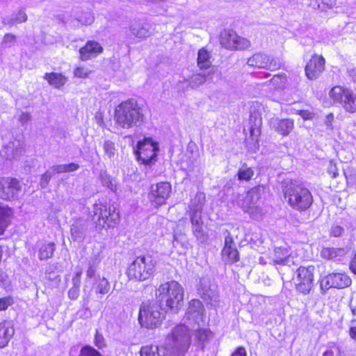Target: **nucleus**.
<instances>
[{"mask_svg":"<svg viewBox=\"0 0 356 356\" xmlns=\"http://www.w3.org/2000/svg\"><path fill=\"white\" fill-rule=\"evenodd\" d=\"M191 346L188 329L183 325L175 327L161 345L143 346L140 356H184Z\"/></svg>","mask_w":356,"mask_h":356,"instance_id":"nucleus-1","label":"nucleus"},{"mask_svg":"<svg viewBox=\"0 0 356 356\" xmlns=\"http://www.w3.org/2000/svg\"><path fill=\"white\" fill-rule=\"evenodd\" d=\"M155 295L160 304L172 312L177 313L183 306L184 289L177 281L161 284L156 289Z\"/></svg>","mask_w":356,"mask_h":356,"instance_id":"nucleus-2","label":"nucleus"},{"mask_svg":"<svg viewBox=\"0 0 356 356\" xmlns=\"http://www.w3.org/2000/svg\"><path fill=\"white\" fill-rule=\"evenodd\" d=\"M115 121L118 126L129 129L140 126L143 123L144 115L136 102L127 100L116 107Z\"/></svg>","mask_w":356,"mask_h":356,"instance_id":"nucleus-3","label":"nucleus"},{"mask_svg":"<svg viewBox=\"0 0 356 356\" xmlns=\"http://www.w3.org/2000/svg\"><path fill=\"white\" fill-rule=\"evenodd\" d=\"M287 203L294 209L305 211L313 202V196L308 188L302 184L291 182L283 190Z\"/></svg>","mask_w":356,"mask_h":356,"instance_id":"nucleus-4","label":"nucleus"},{"mask_svg":"<svg viewBox=\"0 0 356 356\" xmlns=\"http://www.w3.org/2000/svg\"><path fill=\"white\" fill-rule=\"evenodd\" d=\"M156 261L151 255L136 257L128 266L126 274L129 280L144 282L154 276Z\"/></svg>","mask_w":356,"mask_h":356,"instance_id":"nucleus-5","label":"nucleus"},{"mask_svg":"<svg viewBox=\"0 0 356 356\" xmlns=\"http://www.w3.org/2000/svg\"><path fill=\"white\" fill-rule=\"evenodd\" d=\"M165 314L161 305L156 302H144L141 305L138 314V323L143 328L154 330L159 327Z\"/></svg>","mask_w":356,"mask_h":356,"instance_id":"nucleus-6","label":"nucleus"},{"mask_svg":"<svg viewBox=\"0 0 356 356\" xmlns=\"http://www.w3.org/2000/svg\"><path fill=\"white\" fill-rule=\"evenodd\" d=\"M92 212L93 220L100 229L114 227L120 220L118 211L111 205L96 203Z\"/></svg>","mask_w":356,"mask_h":356,"instance_id":"nucleus-7","label":"nucleus"},{"mask_svg":"<svg viewBox=\"0 0 356 356\" xmlns=\"http://www.w3.org/2000/svg\"><path fill=\"white\" fill-rule=\"evenodd\" d=\"M159 151V143L150 137H145L137 143L134 152L138 161L150 165L156 162Z\"/></svg>","mask_w":356,"mask_h":356,"instance_id":"nucleus-8","label":"nucleus"},{"mask_svg":"<svg viewBox=\"0 0 356 356\" xmlns=\"http://www.w3.org/2000/svg\"><path fill=\"white\" fill-rule=\"evenodd\" d=\"M206 316L202 303L199 300L193 299L190 301L187 311L186 312L184 323L180 325H184L188 330V334L191 337L190 328L195 329V325L202 326L206 323Z\"/></svg>","mask_w":356,"mask_h":356,"instance_id":"nucleus-9","label":"nucleus"},{"mask_svg":"<svg viewBox=\"0 0 356 356\" xmlns=\"http://www.w3.org/2000/svg\"><path fill=\"white\" fill-rule=\"evenodd\" d=\"M172 191L171 184L166 181L159 182L151 186L148 193V200L154 208L166 204Z\"/></svg>","mask_w":356,"mask_h":356,"instance_id":"nucleus-10","label":"nucleus"},{"mask_svg":"<svg viewBox=\"0 0 356 356\" xmlns=\"http://www.w3.org/2000/svg\"><path fill=\"white\" fill-rule=\"evenodd\" d=\"M198 293L204 301L211 307L217 308L220 306V298L218 288L211 284L208 280L201 279L198 286Z\"/></svg>","mask_w":356,"mask_h":356,"instance_id":"nucleus-11","label":"nucleus"},{"mask_svg":"<svg viewBox=\"0 0 356 356\" xmlns=\"http://www.w3.org/2000/svg\"><path fill=\"white\" fill-rule=\"evenodd\" d=\"M22 190L20 182L15 178L0 177V198L5 200L17 199Z\"/></svg>","mask_w":356,"mask_h":356,"instance_id":"nucleus-12","label":"nucleus"},{"mask_svg":"<svg viewBox=\"0 0 356 356\" xmlns=\"http://www.w3.org/2000/svg\"><path fill=\"white\" fill-rule=\"evenodd\" d=\"M314 266H300L297 270L296 289L303 294H307L312 289L314 280Z\"/></svg>","mask_w":356,"mask_h":356,"instance_id":"nucleus-13","label":"nucleus"},{"mask_svg":"<svg viewBox=\"0 0 356 356\" xmlns=\"http://www.w3.org/2000/svg\"><path fill=\"white\" fill-rule=\"evenodd\" d=\"M220 43L229 49H245L250 46L249 40L238 36L234 31L230 30H225L221 33Z\"/></svg>","mask_w":356,"mask_h":356,"instance_id":"nucleus-14","label":"nucleus"},{"mask_svg":"<svg viewBox=\"0 0 356 356\" xmlns=\"http://www.w3.org/2000/svg\"><path fill=\"white\" fill-rule=\"evenodd\" d=\"M248 65L258 68L275 70L281 67L282 63L278 58L270 57L263 53L253 54L248 59Z\"/></svg>","mask_w":356,"mask_h":356,"instance_id":"nucleus-15","label":"nucleus"},{"mask_svg":"<svg viewBox=\"0 0 356 356\" xmlns=\"http://www.w3.org/2000/svg\"><path fill=\"white\" fill-rule=\"evenodd\" d=\"M351 284V279L344 273H331L321 280V288L327 291L330 288L343 289Z\"/></svg>","mask_w":356,"mask_h":356,"instance_id":"nucleus-16","label":"nucleus"},{"mask_svg":"<svg viewBox=\"0 0 356 356\" xmlns=\"http://www.w3.org/2000/svg\"><path fill=\"white\" fill-rule=\"evenodd\" d=\"M263 191L264 187L259 186L251 188L245 194L239 195L237 200L238 205L246 211L258 202Z\"/></svg>","mask_w":356,"mask_h":356,"instance_id":"nucleus-17","label":"nucleus"},{"mask_svg":"<svg viewBox=\"0 0 356 356\" xmlns=\"http://www.w3.org/2000/svg\"><path fill=\"white\" fill-rule=\"evenodd\" d=\"M222 258L227 264H233L239 259V254L236 244L229 234L225 239V245L222 250Z\"/></svg>","mask_w":356,"mask_h":356,"instance_id":"nucleus-18","label":"nucleus"},{"mask_svg":"<svg viewBox=\"0 0 356 356\" xmlns=\"http://www.w3.org/2000/svg\"><path fill=\"white\" fill-rule=\"evenodd\" d=\"M325 60L321 56H314L305 67V73L307 78L314 80L318 77L324 70Z\"/></svg>","mask_w":356,"mask_h":356,"instance_id":"nucleus-19","label":"nucleus"},{"mask_svg":"<svg viewBox=\"0 0 356 356\" xmlns=\"http://www.w3.org/2000/svg\"><path fill=\"white\" fill-rule=\"evenodd\" d=\"M293 257L290 250L286 245L277 247L275 248L273 256L269 263L272 262L275 265L282 264L290 266L291 264H295L293 261Z\"/></svg>","mask_w":356,"mask_h":356,"instance_id":"nucleus-20","label":"nucleus"},{"mask_svg":"<svg viewBox=\"0 0 356 356\" xmlns=\"http://www.w3.org/2000/svg\"><path fill=\"white\" fill-rule=\"evenodd\" d=\"M172 247L179 254H185L191 248V244L184 233L175 230L173 234Z\"/></svg>","mask_w":356,"mask_h":356,"instance_id":"nucleus-21","label":"nucleus"},{"mask_svg":"<svg viewBox=\"0 0 356 356\" xmlns=\"http://www.w3.org/2000/svg\"><path fill=\"white\" fill-rule=\"evenodd\" d=\"M261 118H256L254 126L250 127V138L247 140L248 149L252 152H256L259 149V138L261 134Z\"/></svg>","mask_w":356,"mask_h":356,"instance_id":"nucleus-22","label":"nucleus"},{"mask_svg":"<svg viewBox=\"0 0 356 356\" xmlns=\"http://www.w3.org/2000/svg\"><path fill=\"white\" fill-rule=\"evenodd\" d=\"M102 46L95 41H89L86 44L80 49V57L82 60H87L96 57L102 51Z\"/></svg>","mask_w":356,"mask_h":356,"instance_id":"nucleus-23","label":"nucleus"},{"mask_svg":"<svg viewBox=\"0 0 356 356\" xmlns=\"http://www.w3.org/2000/svg\"><path fill=\"white\" fill-rule=\"evenodd\" d=\"M23 152V147L19 140H14L4 146L1 151L2 156L7 159H15L19 157Z\"/></svg>","mask_w":356,"mask_h":356,"instance_id":"nucleus-24","label":"nucleus"},{"mask_svg":"<svg viewBox=\"0 0 356 356\" xmlns=\"http://www.w3.org/2000/svg\"><path fill=\"white\" fill-rule=\"evenodd\" d=\"M15 333L13 323L10 321L0 322V348L6 347Z\"/></svg>","mask_w":356,"mask_h":356,"instance_id":"nucleus-25","label":"nucleus"},{"mask_svg":"<svg viewBox=\"0 0 356 356\" xmlns=\"http://www.w3.org/2000/svg\"><path fill=\"white\" fill-rule=\"evenodd\" d=\"M272 127L280 134L286 136L294 127L293 120L290 119H274L271 121Z\"/></svg>","mask_w":356,"mask_h":356,"instance_id":"nucleus-26","label":"nucleus"},{"mask_svg":"<svg viewBox=\"0 0 356 356\" xmlns=\"http://www.w3.org/2000/svg\"><path fill=\"white\" fill-rule=\"evenodd\" d=\"M44 79L49 85L58 89H60L67 81V78L65 75L56 72L46 73Z\"/></svg>","mask_w":356,"mask_h":356,"instance_id":"nucleus-27","label":"nucleus"},{"mask_svg":"<svg viewBox=\"0 0 356 356\" xmlns=\"http://www.w3.org/2000/svg\"><path fill=\"white\" fill-rule=\"evenodd\" d=\"M341 106L348 113H356V95L350 90L347 91Z\"/></svg>","mask_w":356,"mask_h":356,"instance_id":"nucleus-28","label":"nucleus"},{"mask_svg":"<svg viewBox=\"0 0 356 356\" xmlns=\"http://www.w3.org/2000/svg\"><path fill=\"white\" fill-rule=\"evenodd\" d=\"M347 91H349V89L337 86L330 90L329 96L333 104H339L341 105L344 97H346Z\"/></svg>","mask_w":356,"mask_h":356,"instance_id":"nucleus-29","label":"nucleus"},{"mask_svg":"<svg viewBox=\"0 0 356 356\" xmlns=\"http://www.w3.org/2000/svg\"><path fill=\"white\" fill-rule=\"evenodd\" d=\"M322 257L327 259L340 260L344 256L343 249H335L332 248H323L321 252Z\"/></svg>","mask_w":356,"mask_h":356,"instance_id":"nucleus-30","label":"nucleus"},{"mask_svg":"<svg viewBox=\"0 0 356 356\" xmlns=\"http://www.w3.org/2000/svg\"><path fill=\"white\" fill-rule=\"evenodd\" d=\"M12 214V210L8 206L0 205V234L3 233L8 226Z\"/></svg>","mask_w":356,"mask_h":356,"instance_id":"nucleus-31","label":"nucleus"},{"mask_svg":"<svg viewBox=\"0 0 356 356\" xmlns=\"http://www.w3.org/2000/svg\"><path fill=\"white\" fill-rule=\"evenodd\" d=\"M211 65L210 53L205 48L200 49L197 55V65L200 69H208Z\"/></svg>","mask_w":356,"mask_h":356,"instance_id":"nucleus-32","label":"nucleus"},{"mask_svg":"<svg viewBox=\"0 0 356 356\" xmlns=\"http://www.w3.org/2000/svg\"><path fill=\"white\" fill-rule=\"evenodd\" d=\"M55 251V245L54 243H43L38 251V257L40 260L51 258Z\"/></svg>","mask_w":356,"mask_h":356,"instance_id":"nucleus-33","label":"nucleus"},{"mask_svg":"<svg viewBox=\"0 0 356 356\" xmlns=\"http://www.w3.org/2000/svg\"><path fill=\"white\" fill-rule=\"evenodd\" d=\"M205 201V195L203 193H197L194 198L191 200L189 205V211H202L203 206Z\"/></svg>","mask_w":356,"mask_h":356,"instance_id":"nucleus-34","label":"nucleus"},{"mask_svg":"<svg viewBox=\"0 0 356 356\" xmlns=\"http://www.w3.org/2000/svg\"><path fill=\"white\" fill-rule=\"evenodd\" d=\"M203 223L192 225V232L197 241L201 243H204L209 239V235L206 233L202 227Z\"/></svg>","mask_w":356,"mask_h":356,"instance_id":"nucleus-35","label":"nucleus"},{"mask_svg":"<svg viewBox=\"0 0 356 356\" xmlns=\"http://www.w3.org/2000/svg\"><path fill=\"white\" fill-rule=\"evenodd\" d=\"M322 356H343V352L338 345L331 342L325 346Z\"/></svg>","mask_w":356,"mask_h":356,"instance_id":"nucleus-36","label":"nucleus"},{"mask_svg":"<svg viewBox=\"0 0 356 356\" xmlns=\"http://www.w3.org/2000/svg\"><path fill=\"white\" fill-rule=\"evenodd\" d=\"M201 326L195 325V329H191L189 327L190 332L191 330L195 331V338L200 342H204L207 341L211 337V332L209 330L206 328H201Z\"/></svg>","mask_w":356,"mask_h":356,"instance_id":"nucleus-37","label":"nucleus"},{"mask_svg":"<svg viewBox=\"0 0 356 356\" xmlns=\"http://www.w3.org/2000/svg\"><path fill=\"white\" fill-rule=\"evenodd\" d=\"M131 31L134 35L138 38H144L149 35L147 25L143 24H134L131 26Z\"/></svg>","mask_w":356,"mask_h":356,"instance_id":"nucleus-38","label":"nucleus"},{"mask_svg":"<svg viewBox=\"0 0 356 356\" xmlns=\"http://www.w3.org/2000/svg\"><path fill=\"white\" fill-rule=\"evenodd\" d=\"M254 175V170L252 168L248 167L246 164H243L237 172L238 179L240 181H249Z\"/></svg>","mask_w":356,"mask_h":356,"instance_id":"nucleus-39","label":"nucleus"},{"mask_svg":"<svg viewBox=\"0 0 356 356\" xmlns=\"http://www.w3.org/2000/svg\"><path fill=\"white\" fill-rule=\"evenodd\" d=\"M110 289V284L108 281L104 277H99L97 286L95 287L96 293L100 294H106Z\"/></svg>","mask_w":356,"mask_h":356,"instance_id":"nucleus-40","label":"nucleus"},{"mask_svg":"<svg viewBox=\"0 0 356 356\" xmlns=\"http://www.w3.org/2000/svg\"><path fill=\"white\" fill-rule=\"evenodd\" d=\"M245 212L248 213L250 217L255 220L261 219L264 214L262 208L257 204V203L252 206V207Z\"/></svg>","mask_w":356,"mask_h":356,"instance_id":"nucleus-41","label":"nucleus"},{"mask_svg":"<svg viewBox=\"0 0 356 356\" xmlns=\"http://www.w3.org/2000/svg\"><path fill=\"white\" fill-rule=\"evenodd\" d=\"M71 236L75 241H81L84 236L83 231L76 225H72L71 227Z\"/></svg>","mask_w":356,"mask_h":356,"instance_id":"nucleus-42","label":"nucleus"},{"mask_svg":"<svg viewBox=\"0 0 356 356\" xmlns=\"http://www.w3.org/2000/svg\"><path fill=\"white\" fill-rule=\"evenodd\" d=\"M77 20L82 24L89 25L93 22L94 16L90 11H87L79 15Z\"/></svg>","mask_w":356,"mask_h":356,"instance_id":"nucleus-43","label":"nucleus"},{"mask_svg":"<svg viewBox=\"0 0 356 356\" xmlns=\"http://www.w3.org/2000/svg\"><path fill=\"white\" fill-rule=\"evenodd\" d=\"M101 181L104 186L110 188L111 191H116V184L115 181L106 174H102L101 175Z\"/></svg>","mask_w":356,"mask_h":356,"instance_id":"nucleus-44","label":"nucleus"},{"mask_svg":"<svg viewBox=\"0 0 356 356\" xmlns=\"http://www.w3.org/2000/svg\"><path fill=\"white\" fill-rule=\"evenodd\" d=\"M270 82L276 88H282L286 82V76L285 74L275 75L272 78Z\"/></svg>","mask_w":356,"mask_h":356,"instance_id":"nucleus-45","label":"nucleus"},{"mask_svg":"<svg viewBox=\"0 0 356 356\" xmlns=\"http://www.w3.org/2000/svg\"><path fill=\"white\" fill-rule=\"evenodd\" d=\"M202 212L198 211H189V216L191 225L203 223L202 218Z\"/></svg>","mask_w":356,"mask_h":356,"instance_id":"nucleus-46","label":"nucleus"},{"mask_svg":"<svg viewBox=\"0 0 356 356\" xmlns=\"http://www.w3.org/2000/svg\"><path fill=\"white\" fill-rule=\"evenodd\" d=\"M90 73L91 70L84 67H77L74 70V76L78 78H87Z\"/></svg>","mask_w":356,"mask_h":356,"instance_id":"nucleus-47","label":"nucleus"},{"mask_svg":"<svg viewBox=\"0 0 356 356\" xmlns=\"http://www.w3.org/2000/svg\"><path fill=\"white\" fill-rule=\"evenodd\" d=\"M206 81V76L202 74H197L191 77V85L192 87H197L204 83Z\"/></svg>","mask_w":356,"mask_h":356,"instance_id":"nucleus-48","label":"nucleus"},{"mask_svg":"<svg viewBox=\"0 0 356 356\" xmlns=\"http://www.w3.org/2000/svg\"><path fill=\"white\" fill-rule=\"evenodd\" d=\"M80 356H102V355L95 349L90 346H85L82 348Z\"/></svg>","mask_w":356,"mask_h":356,"instance_id":"nucleus-49","label":"nucleus"},{"mask_svg":"<svg viewBox=\"0 0 356 356\" xmlns=\"http://www.w3.org/2000/svg\"><path fill=\"white\" fill-rule=\"evenodd\" d=\"M104 149L105 153L109 157L113 156L115 152L114 143L110 140L105 141L104 144Z\"/></svg>","mask_w":356,"mask_h":356,"instance_id":"nucleus-50","label":"nucleus"},{"mask_svg":"<svg viewBox=\"0 0 356 356\" xmlns=\"http://www.w3.org/2000/svg\"><path fill=\"white\" fill-rule=\"evenodd\" d=\"M298 114L305 120H311L315 117V113L308 110H300L298 111Z\"/></svg>","mask_w":356,"mask_h":356,"instance_id":"nucleus-51","label":"nucleus"},{"mask_svg":"<svg viewBox=\"0 0 356 356\" xmlns=\"http://www.w3.org/2000/svg\"><path fill=\"white\" fill-rule=\"evenodd\" d=\"M82 275V269L79 267H76L74 270V276L72 278V282L74 286L80 285V279Z\"/></svg>","mask_w":356,"mask_h":356,"instance_id":"nucleus-52","label":"nucleus"},{"mask_svg":"<svg viewBox=\"0 0 356 356\" xmlns=\"http://www.w3.org/2000/svg\"><path fill=\"white\" fill-rule=\"evenodd\" d=\"M13 303L10 297L0 298V312L6 310Z\"/></svg>","mask_w":356,"mask_h":356,"instance_id":"nucleus-53","label":"nucleus"},{"mask_svg":"<svg viewBox=\"0 0 356 356\" xmlns=\"http://www.w3.org/2000/svg\"><path fill=\"white\" fill-rule=\"evenodd\" d=\"M51 175L52 172L47 171L42 175L40 185L42 188H44L47 185L51 177Z\"/></svg>","mask_w":356,"mask_h":356,"instance_id":"nucleus-54","label":"nucleus"},{"mask_svg":"<svg viewBox=\"0 0 356 356\" xmlns=\"http://www.w3.org/2000/svg\"><path fill=\"white\" fill-rule=\"evenodd\" d=\"M343 231V227L339 225H334L331 228L330 234L332 236L337 237L341 235Z\"/></svg>","mask_w":356,"mask_h":356,"instance_id":"nucleus-55","label":"nucleus"},{"mask_svg":"<svg viewBox=\"0 0 356 356\" xmlns=\"http://www.w3.org/2000/svg\"><path fill=\"white\" fill-rule=\"evenodd\" d=\"M95 343L99 348H103L105 345L103 336L98 332L96 333L95 337Z\"/></svg>","mask_w":356,"mask_h":356,"instance_id":"nucleus-56","label":"nucleus"},{"mask_svg":"<svg viewBox=\"0 0 356 356\" xmlns=\"http://www.w3.org/2000/svg\"><path fill=\"white\" fill-rule=\"evenodd\" d=\"M68 296L72 300H76L79 297V286H74L68 291Z\"/></svg>","mask_w":356,"mask_h":356,"instance_id":"nucleus-57","label":"nucleus"},{"mask_svg":"<svg viewBox=\"0 0 356 356\" xmlns=\"http://www.w3.org/2000/svg\"><path fill=\"white\" fill-rule=\"evenodd\" d=\"M333 121H334V115L332 113H329L326 115L325 119V124L327 129L332 130L333 129Z\"/></svg>","mask_w":356,"mask_h":356,"instance_id":"nucleus-58","label":"nucleus"},{"mask_svg":"<svg viewBox=\"0 0 356 356\" xmlns=\"http://www.w3.org/2000/svg\"><path fill=\"white\" fill-rule=\"evenodd\" d=\"M51 170L52 171V173L65 172V170H66L65 164L54 165L51 168Z\"/></svg>","mask_w":356,"mask_h":356,"instance_id":"nucleus-59","label":"nucleus"},{"mask_svg":"<svg viewBox=\"0 0 356 356\" xmlns=\"http://www.w3.org/2000/svg\"><path fill=\"white\" fill-rule=\"evenodd\" d=\"M328 173L331 175L332 177L335 178L338 176L337 168L335 165H334L332 162H330Z\"/></svg>","mask_w":356,"mask_h":356,"instance_id":"nucleus-60","label":"nucleus"},{"mask_svg":"<svg viewBox=\"0 0 356 356\" xmlns=\"http://www.w3.org/2000/svg\"><path fill=\"white\" fill-rule=\"evenodd\" d=\"M66 170L65 172H74L79 169V165L75 163H71L65 164Z\"/></svg>","mask_w":356,"mask_h":356,"instance_id":"nucleus-61","label":"nucleus"},{"mask_svg":"<svg viewBox=\"0 0 356 356\" xmlns=\"http://www.w3.org/2000/svg\"><path fill=\"white\" fill-rule=\"evenodd\" d=\"M31 119V116L28 113H22L19 115V120L22 122V124L26 123Z\"/></svg>","mask_w":356,"mask_h":356,"instance_id":"nucleus-62","label":"nucleus"},{"mask_svg":"<svg viewBox=\"0 0 356 356\" xmlns=\"http://www.w3.org/2000/svg\"><path fill=\"white\" fill-rule=\"evenodd\" d=\"M27 19V17L26 13L24 11H19L17 14L15 21L18 23H22L26 22Z\"/></svg>","mask_w":356,"mask_h":356,"instance_id":"nucleus-63","label":"nucleus"},{"mask_svg":"<svg viewBox=\"0 0 356 356\" xmlns=\"http://www.w3.org/2000/svg\"><path fill=\"white\" fill-rule=\"evenodd\" d=\"M232 356H246V351L244 348L239 347L232 355Z\"/></svg>","mask_w":356,"mask_h":356,"instance_id":"nucleus-64","label":"nucleus"}]
</instances>
